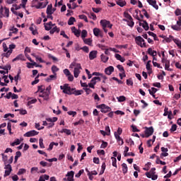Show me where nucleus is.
Here are the masks:
<instances>
[{
  "label": "nucleus",
  "mask_w": 181,
  "mask_h": 181,
  "mask_svg": "<svg viewBox=\"0 0 181 181\" xmlns=\"http://www.w3.org/2000/svg\"><path fill=\"white\" fill-rule=\"evenodd\" d=\"M37 88L38 89H37V93H44L45 90H46V87L45 86H43V85L39 86L37 87Z\"/></svg>",
  "instance_id": "nucleus-32"
},
{
  "label": "nucleus",
  "mask_w": 181,
  "mask_h": 181,
  "mask_svg": "<svg viewBox=\"0 0 181 181\" xmlns=\"http://www.w3.org/2000/svg\"><path fill=\"white\" fill-rule=\"evenodd\" d=\"M37 103V99L35 98L28 102V105H30L32 104H36Z\"/></svg>",
  "instance_id": "nucleus-51"
},
{
  "label": "nucleus",
  "mask_w": 181,
  "mask_h": 181,
  "mask_svg": "<svg viewBox=\"0 0 181 181\" xmlns=\"http://www.w3.org/2000/svg\"><path fill=\"white\" fill-rule=\"evenodd\" d=\"M92 76H100L102 78H108L107 76H105L104 74L100 73V72H93L92 74Z\"/></svg>",
  "instance_id": "nucleus-33"
},
{
  "label": "nucleus",
  "mask_w": 181,
  "mask_h": 181,
  "mask_svg": "<svg viewBox=\"0 0 181 181\" xmlns=\"http://www.w3.org/2000/svg\"><path fill=\"white\" fill-rule=\"evenodd\" d=\"M117 68L118 69V70H119L121 73L123 74L124 77L127 76V75H125V70L124 69V66H122V65L119 64L117 66Z\"/></svg>",
  "instance_id": "nucleus-23"
},
{
  "label": "nucleus",
  "mask_w": 181,
  "mask_h": 181,
  "mask_svg": "<svg viewBox=\"0 0 181 181\" xmlns=\"http://www.w3.org/2000/svg\"><path fill=\"white\" fill-rule=\"evenodd\" d=\"M32 56L36 59V60H38L40 63H46L45 60L42 59V57H40L39 56L36 55V54H32Z\"/></svg>",
  "instance_id": "nucleus-27"
},
{
  "label": "nucleus",
  "mask_w": 181,
  "mask_h": 181,
  "mask_svg": "<svg viewBox=\"0 0 181 181\" xmlns=\"http://www.w3.org/2000/svg\"><path fill=\"white\" fill-rule=\"evenodd\" d=\"M112 163V165L114 168H117V158L115 157H112L111 158Z\"/></svg>",
  "instance_id": "nucleus-46"
},
{
  "label": "nucleus",
  "mask_w": 181,
  "mask_h": 181,
  "mask_svg": "<svg viewBox=\"0 0 181 181\" xmlns=\"http://www.w3.org/2000/svg\"><path fill=\"white\" fill-rule=\"evenodd\" d=\"M79 19H82L86 22V23H88V19L87 18V16L82 14L78 16Z\"/></svg>",
  "instance_id": "nucleus-36"
},
{
  "label": "nucleus",
  "mask_w": 181,
  "mask_h": 181,
  "mask_svg": "<svg viewBox=\"0 0 181 181\" xmlns=\"http://www.w3.org/2000/svg\"><path fill=\"white\" fill-rule=\"evenodd\" d=\"M147 53L150 54V56H152L153 57H155V56H156L157 54L156 51L153 50L151 47L148 49Z\"/></svg>",
  "instance_id": "nucleus-16"
},
{
  "label": "nucleus",
  "mask_w": 181,
  "mask_h": 181,
  "mask_svg": "<svg viewBox=\"0 0 181 181\" xmlns=\"http://www.w3.org/2000/svg\"><path fill=\"white\" fill-rule=\"evenodd\" d=\"M173 42L174 43H175V45H177V46L178 47H180L181 48V41L177 40V39H173Z\"/></svg>",
  "instance_id": "nucleus-47"
},
{
  "label": "nucleus",
  "mask_w": 181,
  "mask_h": 181,
  "mask_svg": "<svg viewBox=\"0 0 181 181\" xmlns=\"http://www.w3.org/2000/svg\"><path fill=\"white\" fill-rule=\"evenodd\" d=\"M100 33H101V30H100V28H95L93 29V35L95 36H96L97 37H98Z\"/></svg>",
  "instance_id": "nucleus-31"
},
{
  "label": "nucleus",
  "mask_w": 181,
  "mask_h": 181,
  "mask_svg": "<svg viewBox=\"0 0 181 181\" xmlns=\"http://www.w3.org/2000/svg\"><path fill=\"white\" fill-rule=\"evenodd\" d=\"M83 124H84V121L83 120V119H81L79 121L74 123L75 127H76V125H83Z\"/></svg>",
  "instance_id": "nucleus-49"
},
{
  "label": "nucleus",
  "mask_w": 181,
  "mask_h": 181,
  "mask_svg": "<svg viewBox=\"0 0 181 181\" xmlns=\"http://www.w3.org/2000/svg\"><path fill=\"white\" fill-rule=\"evenodd\" d=\"M108 146V143L106 141H102V144L100 146L101 149H105Z\"/></svg>",
  "instance_id": "nucleus-44"
},
{
  "label": "nucleus",
  "mask_w": 181,
  "mask_h": 181,
  "mask_svg": "<svg viewBox=\"0 0 181 181\" xmlns=\"http://www.w3.org/2000/svg\"><path fill=\"white\" fill-rule=\"evenodd\" d=\"M81 37L82 39H86V37H87V30H83L81 32Z\"/></svg>",
  "instance_id": "nucleus-48"
},
{
  "label": "nucleus",
  "mask_w": 181,
  "mask_h": 181,
  "mask_svg": "<svg viewBox=\"0 0 181 181\" xmlns=\"http://www.w3.org/2000/svg\"><path fill=\"white\" fill-rule=\"evenodd\" d=\"M83 93V90H75L72 92V94H74V95H81Z\"/></svg>",
  "instance_id": "nucleus-42"
},
{
  "label": "nucleus",
  "mask_w": 181,
  "mask_h": 181,
  "mask_svg": "<svg viewBox=\"0 0 181 181\" xmlns=\"http://www.w3.org/2000/svg\"><path fill=\"white\" fill-rule=\"evenodd\" d=\"M97 108H100L101 112L104 114H107V112H110L111 111V107L107 106L105 104H101L97 106Z\"/></svg>",
  "instance_id": "nucleus-3"
},
{
  "label": "nucleus",
  "mask_w": 181,
  "mask_h": 181,
  "mask_svg": "<svg viewBox=\"0 0 181 181\" xmlns=\"http://www.w3.org/2000/svg\"><path fill=\"white\" fill-rule=\"evenodd\" d=\"M12 54V49H9L7 52L4 54V57H9Z\"/></svg>",
  "instance_id": "nucleus-50"
},
{
  "label": "nucleus",
  "mask_w": 181,
  "mask_h": 181,
  "mask_svg": "<svg viewBox=\"0 0 181 181\" xmlns=\"http://www.w3.org/2000/svg\"><path fill=\"white\" fill-rule=\"evenodd\" d=\"M127 86H134V81H132V78L127 80Z\"/></svg>",
  "instance_id": "nucleus-60"
},
{
  "label": "nucleus",
  "mask_w": 181,
  "mask_h": 181,
  "mask_svg": "<svg viewBox=\"0 0 181 181\" xmlns=\"http://www.w3.org/2000/svg\"><path fill=\"white\" fill-rule=\"evenodd\" d=\"M83 42L85 45H88V46L93 45V40H91V38H84Z\"/></svg>",
  "instance_id": "nucleus-19"
},
{
  "label": "nucleus",
  "mask_w": 181,
  "mask_h": 181,
  "mask_svg": "<svg viewBox=\"0 0 181 181\" xmlns=\"http://www.w3.org/2000/svg\"><path fill=\"white\" fill-rule=\"evenodd\" d=\"M39 134V132H36V130H31L30 132H26L24 134V136H27L28 138L30 137V136H35V135H38Z\"/></svg>",
  "instance_id": "nucleus-8"
},
{
  "label": "nucleus",
  "mask_w": 181,
  "mask_h": 181,
  "mask_svg": "<svg viewBox=\"0 0 181 181\" xmlns=\"http://www.w3.org/2000/svg\"><path fill=\"white\" fill-rule=\"evenodd\" d=\"M117 5H119V6H121V8H123V6H125L127 5V2L125 1H121L119 0L116 1Z\"/></svg>",
  "instance_id": "nucleus-28"
},
{
  "label": "nucleus",
  "mask_w": 181,
  "mask_h": 181,
  "mask_svg": "<svg viewBox=\"0 0 181 181\" xmlns=\"http://www.w3.org/2000/svg\"><path fill=\"white\" fill-rule=\"evenodd\" d=\"M131 127L132 128L133 132H140V130L138 128H136V126L132 124Z\"/></svg>",
  "instance_id": "nucleus-57"
},
{
  "label": "nucleus",
  "mask_w": 181,
  "mask_h": 181,
  "mask_svg": "<svg viewBox=\"0 0 181 181\" xmlns=\"http://www.w3.org/2000/svg\"><path fill=\"white\" fill-rule=\"evenodd\" d=\"M69 67L70 69H73L74 67H75V69H81V64L74 62L70 64Z\"/></svg>",
  "instance_id": "nucleus-15"
},
{
  "label": "nucleus",
  "mask_w": 181,
  "mask_h": 181,
  "mask_svg": "<svg viewBox=\"0 0 181 181\" xmlns=\"http://www.w3.org/2000/svg\"><path fill=\"white\" fill-rule=\"evenodd\" d=\"M97 53L98 52L95 50L91 51L89 53V59L90 60H94V59L97 58Z\"/></svg>",
  "instance_id": "nucleus-14"
},
{
  "label": "nucleus",
  "mask_w": 181,
  "mask_h": 181,
  "mask_svg": "<svg viewBox=\"0 0 181 181\" xmlns=\"http://www.w3.org/2000/svg\"><path fill=\"white\" fill-rule=\"evenodd\" d=\"M176 129H177V125L176 124H173L170 129V132H175V131H176Z\"/></svg>",
  "instance_id": "nucleus-62"
},
{
  "label": "nucleus",
  "mask_w": 181,
  "mask_h": 181,
  "mask_svg": "<svg viewBox=\"0 0 181 181\" xmlns=\"http://www.w3.org/2000/svg\"><path fill=\"white\" fill-rule=\"evenodd\" d=\"M55 32L59 33V32H60V28H58L57 26H55L52 30H50L49 33L50 35H53Z\"/></svg>",
  "instance_id": "nucleus-24"
},
{
  "label": "nucleus",
  "mask_w": 181,
  "mask_h": 181,
  "mask_svg": "<svg viewBox=\"0 0 181 181\" xmlns=\"http://www.w3.org/2000/svg\"><path fill=\"white\" fill-rule=\"evenodd\" d=\"M127 25L130 28H134V25H135V23L134 22V18H132L130 20H127Z\"/></svg>",
  "instance_id": "nucleus-35"
},
{
  "label": "nucleus",
  "mask_w": 181,
  "mask_h": 181,
  "mask_svg": "<svg viewBox=\"0 0 181 181\" xmlns=\"http://www.w3.org/2000/svg\"><path fill=\"white\" fill-rule=\"evenodd\" d=\"M56 78H57V76H56V74L50 75L49 78H46V81L47 83H50V81H52V80H54Z\"/></svg>",
  "instance_id": "nucleus-30"
},
{
  "label": "nucleus",
  "mask_w": 181,
  "mask_h": 181,
  "mask_svg": "<svg viewBox=\"0 0 181 181\" xmlns=\"http://www.w3.org/2000/svg\"><path fill=\"white\" fill-rule=\"evenodd\" d=\"M171 28H172V29L173 30H176L177 32H180V30H181V27H180V25H171Z\"/></svg>",
  "instance_id": "nucleus-25"
},
{
  "label": "nucleus",
  "mask_w": 181,
  "mask_h": 181,
  "mask_svg": "<svg viewBox=\"0 0 181 181\" xmlns=\"http://www.w3.org/2000/svg\"><path fill=\"white\" fill-rule=\"evenodd\" d=\"M23 173H26V169L21 168L18 170L17 175H18V176H21V175H23Z\"/></svg>",
  "instance_id": "nucleus-43"
},
{
  "label": "nucleus",
  "mask_w": 181,
  "mask_h": 181,
  "mask_svg": "<svg viewBox=\"0 0 181 181\" xmlns=\"http://www.w3.org/2000/svg\"><path fill=\"white\" fill-rule=\"evenodd\" d=\"M105 73L107 76H111V74H112V73H114V66H110L107 68H106L105 69Z\"/></svg>",
  "instance_id": "nucleus-12"
},
{
  "label": "nucleus",
  "mask_w": 181,
  "mask_h": 181,
  "mask_svg": "<svg viewBox=\"0 0 181 181\" xmlns=\"http://www.w3.org/2000/svg\"><path fill=\"white\" fill-rule=\"evenodd\" d=\"M156 163L157 165H159V163H160V165H166V162L162 161V160L159 158V157H157V159H156Z\"/></svg>",
  "instance_id": "nucleus-40"
},
{
  "label": "nucleus",
  "mask_w": 181,
  "mask_h": 181,
  "mask_svg": "<svg viewBox=\"0 0 181 181\" xmlns=\"http://www.w3.org/2000/svg\"><path fill=\"white\" fill-rule=\"evenodd\" d=\"M52 8H53V6L52 4H49L47 6V15H53V11L52 10Z\"/></svg>",
  "instance_id": "nucleus-18"
},
{
  "label": "nucleus",
  "mask_w": 181,
  "mask_h": 181,
  "mask_svg": "<svg viewBox=\"0 0 181 181\" xmlns=\"http://www.w3.org/2000/svg\"><path fill=\"white\" fill-rule=\"evenodd\" d=\"M39 97H41L42 98H44V100L45 101H49V97H50V92H46V91H43L42 93V94H40L39 95Z\"/></svg>",
  "instance_id": "nucleus-7"
},
{
  "label": "nucleus",
  "mask_w": 181,
  "mask_h": 181,
  "mask_svg": "<svg viewBox=\"0 0 181 181\" xmlns=\"http://www.w3.org/2000/svg\"><path fill=\"white\" fill-rule=\"evenodd\" d=\"M58 70H59V68H57V66H54V65H53V66H52V71L53 74H55V76H57L56 72H57Z\"/></svg>",
  "instance_id": "nucleus-45"
},
{
  "label": "nucleus",
  "mask_w": 181,
  "mask_h": 181,
  "mask_svg": "<svg viewBox=\"0 0 181 181\" xmlns=\"http://www.w3.org/2000/svg\"><path fill=\"white\" fill-rule=\"evenodd\" d=\"M40 148H45V145L43 144V139H39Z\"/></svg>",
  "instance_id": "nucleus-63"
},
{
  "label": "nucleus",
  "mask_w": 181,
  "mask_h": 181,
  "mask_svg": "<svg viewBox=\"0 0 181 181\" xmlns=\"http://www.w3.org/2000/svg\"><path fill=\"white\" fill-rule=\"evenodd\" d=\"M83 173H84V170H79L78 173L76 174L75 177H80Z\"/></svg>",
  "instance_id": "nucleus-58"
},
{
  "label": "nucleus",
  "mask_w": 181,
  "mask_h": 181,
  "mask_svg": "<svg viewBox=\"0 0 181 181\" xmlns=\"http://www.w3.org/2000/svg\"><path fill=\"white\" fill-rule=\"evenodd\" d=\"M93 97L94 98L95 101H100V96H98V94L93 93Z\"/></svg>",
  "instance_id": "nucleus-55"
},
{
  "label": "nucleus",
  "mask_w": 181,
  "mask_h": 181,
  "mask_svg": "<svg viewBox=\"0 0 181 181\" xmlns=\"http://www.w3.org/2000/svg\"><path fill=\"white\" fill-rule=\"evenodd\" d=\"M83 90H84V91H86L87 95H88V94H90V93H93V90L90 88H89L88 87L83 88Z\"/></svg>",
  "instance_id": "nucleus-56"
},
{
  "label": "nucleus",
  "mask_w": 181,
  "mask_h": 181,
  "mask_svg": "<svg viewBox=\"0 0 181 181\" xmlns=\"http://www.w3.org/2000/svg\"><path fill=\"white\" fill-rule=\"evenodd\" d=\"M2 156V160L4 162V165H8V156H5V154L2 153L1 154Z\"/></svg>",
  "instance_id": "nucleus-37"
},
{
  "label": "nucleus",
  "mask_w": 181,
  "mask_h": 181,
  "mask_svg": "<svg viewBox=\"0 0 181 181\" xmlns=\"http://www.w3.org/2000/svg\"><path fill=\"white\" fill-rule=\"evenodd\" d=\"M4 169H6V170L4 176V177H6V176H9L11 172H12V165H11V164H7L5 165Z\"/></svg>",
  "instance_id": "nucleus-5"
},
{
  "label": "nucleus",
  "mask_w": 181,
  "mask_h": 181,
  "mask_svg": "<svg viewBox=\"0 0 181 181\" xmlns=\"http://www.w3.org/2000/svg\"><path fill=\"white\" fill-rule=\"evenodd\" d=\"M135 42L138 45V46H140V47H146V42H145V40H144L142 37L141 36L136 37Z\"/></svg>",
  "instance_id": "nucleus-2"
},
{
  "label": "nucleus",
  "mask_w": 181,
  "mask_h": 181,
  "mask_svg": "<svg viewBox=\"0 0 181 181\" xmlns=\"http://www.w3.org/2000/svg\"><path fill=\"white\" fill-rule=\"evenodd\" d=\"M67 114L68 115H72V117H76L77 115V112L69 111Z\"/></svg>",
  "instance_id": "nucleus-59"
},
{
  "label": "nucleus",
  "mask_w": 181,
  "mask_h": 181,
  "mask_svg": "<svg viewBox=\"0 0 181 181\" xmlns=\"http://www.w3.org/2000/svg\"><path fill=\"white\" fill-rule=\"evenodd\" d=\"M153 127H146L145 134L146 138H149L151 135H153Z\"/></svg>",
  "instance_id": "nucleus-6"
},
{
  "label": "nucleus",
  "mask_w": 181,
  "mask_h": 181,
  "mask_svg": "<svg viewBox=\"0 0 181 181\" xmlns=\"http://www.w3.org/2000/svg\"><path fill=\"white\" fill-rule=\"evenodd\" d=\"M47 4H49V1L40 2L38 5H35L34 6L36 9H43V8H46V6H47Z\"/></svg>",
  "instance_id": "nucleus-10"
},
{
  "label": "nucleus",
  "mask_w": 181,
  "mask_h": 181,
  "mask_svg": "<svg viewBox=\"0 0 181 181\" xmlns=\"http://www.w3.org/2000/svg\"><path fill=\"white\" fill-rule=\"evenodd\" d=\"M148 91L151 95H153V94H155L158 91V89L156 88H151V90L148 89Z\"/></svg>",
  "instance_id": "nucleus-41"
},
{
  "label": "nucleus",
  "mask_w": 181,
  "mask_h": 181,
  "mask_svg": "<svg viewBox=\"0 0 181 181\" xmlns=\"http://www.w3.org/2000/svg\"><path fill=\"white\" fill-rule=\"evenodd\" d=\"M16 111H19L21 115H26V114H28V112L25 110H16Z\"/></svg>",
  "instance_id": "nucleus-54"
},
{
  "label": "nucleus",
  "mask_w": 181,
  "mask_h": 181,
  "mask_svg": "<svg viewBox=\"0 0 181 181\" xmlns=\"http://www.w3.org/2000/svg\"><path fill=\"white\" fill-rule=\"evenodd\" d=\"M71 30H72V33H74L75 36H76L77 37L80 36V33H81L80 30H76V27H72Z\"/></svg>",
  "instance_id": "nucleus-21"
},
{
  "label": "nucleus",
  "mask_w": 181,
  "mask_h": 181,
  "mask_svg": "<svg viewBox=\"0 0 181 181\" xmlns=\"http://www.w3.org/2000/svg\"><path fill=\"white\" fill-rule=\"evenodd\" d=\"M80 70H81V68H74V75L75 78L78 77V74H80Z\"/></svg>",
  "instance_id": "nucleus-20"
},
{
  "label": "nucleus",
  "mask_w": 181,
  "mask_h": 181,
  "mask_svg": "<svg viewBox=\"0 0 181 181\" xmlns=\"http://www.w3.org/2000/svg\"><path fill=\"white\" fill-rule=\"evenodd\" d=\"M74 22H76V18L74 17H71L68 21V25L71 26V25H74Z\"/></svg>",
  "instance_id": "nucleus-34"
},
{
  "label": "nucleus",
  "mask_w": 181,
  "mask_h": 181,
  "mask_svg": "<svg viewBox=\"0 0 181 181\" xmlns=\"http://www.w3.org/2000/svg\"><path fill=\"white\" fill-rule=\"evenodd\" d=\"M100 25L103 28H109L110 29L112 28V24H111V22L107 20H101Z\"/></svg>",
  "instance_id": "nucleus-4"
},
{
  "label": "nucleus",
  "mask_w": 181,
  "mask_h": 181,
  "mask_svg": "<svg viewBox=\"0 0 181 181\" xmlns=\"http://www.w3.org/2000/svg\"><path fill=\"white\" fill-rule=\"evenodd\" d=\"M67 181H74V171H69L66 175Z\"/></svg>",
  "instance_id": "nucleus-11"
},
{
  "label": "nucleus",
  "mask_w": 181,
  "mask_h": 181,
  "mask_svg": "<svg viewBox=\"0 0 181 181\" xmlns=\"http://www.w3.org/2000/svg\"><path fill=\"white\" fill-rule=\"evenodd\" d=\"M22 156V153L21 151H17L16 153V156L14 158V163H16L18 162V159H19V158H21Z\"/></svg>",
  "instance_id": "nucleus-22"
},
{
  "label": "nucleus",
  "mask_w": 181,
  "mask_h": 181,
  "mask_svg": "<svg viewBox=\"0 0 181 181\" xmlns=\"http://www.w3.org/2000/svg\"><path fill=\"white\" fill-rule=\"evenodd\" d=\"M122 172L124 175H126V173H128V165L125 163H123L122 164Z\"/></svg>",
  "instance_id": "nucleus-17"
},
{
  "label": "nucleus",
  "mask_w": 181,
  "mask_h": 181,
  "mask_svg": "<svg viewBox=\"0 0 181 181\" xmlns=\"http://www.w3.org/2000/svg\"><path fill=\"white\" fill-rule=\"evenodd\" d=\"M86 13V15H88V18H90V19L92 18L93 21H97V16L94 13H90V14L88 13Z\"/></svg>",
  "instance_id": "nucleus-29"
},
{
  "label": "nucleus",
  "mask_w": 181,
  "mask_h": 181,
  "mask_svg": "<svg viewBox=\"0 0 181 181\" xmlns=\"http://www.w3.org/2000/svg\"><path fill=\"white\" fill-rule=\"evenodd\" d=\"M124 17L126 18L127 21L132 19V16H131L130 14L127 11L124 12Z\"/></svg>",
  "instance_id": "nucleus-38"
},
{
  "label": "nucleus",
  "mask_w": 181,
  "mask_h": 181,
  "mask_svg": "<svg viewBox=\"0 0 181 181\" xmlns=\"http://www.w3.org/2000/svg\"><path fill=\"white\" fill-rule=\"evenodd\" d=\"M175 13L176 16H180V15H181L180 8H177L175 11Z\"/></svg>",
  "instance_id": "nucleus-64"
},
{
  "label": "nucleus",
  "mask_w": 181,
  "mask_h": 181,
  "mask_svg": "<svg viewBox=\"0 0 181 181\" xmlns=\"http://www.w3.org/2000/svg\"><path fill=\"white\" fill-rule=\"evenodd\" d=\"M4 11H5L4 13H5L6 16V18H9V8L5 7L4 8Z\"/></svg>",
  "instance_id": "nucleus-61"
},
{
  "label": "nucleus",
  "mask_w": 181,
  "mask_h": 181,
  "mask_svg": "<svg viewBox=\"0 0 181 181\" xmlns=\"http://www.w3.org/2000/svg\"><path fill=\"white\" fill-rule=\"evenodd\" d=\"M60 88L62 90V93L64 94H68V95H71L73 94V91H74V88H71V87L69 86V83H65L64 86H61Z\"/></svg>",
  "instance_id": "nucleus-1"
},
{
  "label": "nucleus",
  "mask_w": 181,
  "mask_h": 181,
  "mask_svg": "<svg viewBox=\"0 0 181 181\" xmlns=\"http://www.w3.org/2000/svg\"><path fill=\"white\" fill-rule=\"evenodd\" d=\"M100 59L103 63H107L108 62V59H110L108 57L104 55V54H102L100 55Z\"/></svg>",
  "instance_id": "nucleus-26"
},
{
  "label": "nucleus",
  "mask_w": 181,
  "mask_h": 181,
  "mask_svg": "<svg viewBox=\"0 0 181 181\" xmlns=\"http://www.w3.org/2000/svg\"><path fill=\"white\" fill-rule=\"evenodd\" d=\"M117 99L119 103H124V101L127 100V98H125V96L124 95H122V96L117 97Z\"/></svg>",
  "instance_id": "nucleus-39"
},
{
  "label": "nucleus",
  "mask_w": 181,
  "mask_h": 181,
  "mask_svg": "<svg viewBox=\"0 0 181 181\" xmlns=\"http://www.w3.org/2000/svg\"><path fill=\"white\" fill-rule=\"evenodd\" d=\"M139 26H142V28L146 30H149V24L145 20H142L139 22Z\"/></svg>",
  "instance_id": "nucleus-9"
},
{
  "label": "nucleus",
  "mask_w": 181,
  "mask_h": 181,
  "mask_svg": "<svg viewBox=\"0 0 181 181\" xmlns=\"http://www.w3.org/2000/svg\"><path fill=\"white\" fill-rule=\"evenodd\" d=\"M151 163L150 162L147 163L146 165H145V168H144V170H149L150 168H151Z\"/></svg>",
  "instance_id": "nucleus-52"
},
{
  "label": "nucleus",
  "mask_w": 181,
  "mask_h": 181,
  "mask_svg": "<svg viewBox=\"0 0 181 181\" xmlns=\"http://www.w3.org/2000/svg\"><path fill=\"white\" fill-rule=\"evenodd\" d=\"M39 75H37L35 78V81H33L31 84L32 86H35V84H37V83H39Z\"/></svg>",
  "instance_id": "nucleus-53"
},
{
  "label": "nucleus",
  "mask_w": 181,
  "mask_h": 181,
  "mask_svg": "<svg viewBox=\"0 0 181 181\" xmlns=\"http://www.w3.org/2000/svg\"><path fill=\"white\" fill-rule=\"evenodd\" d=\"M147 2L148 4H149V5H151V6H153V8H154L155 9H159V6L156 4V0H147Z\"/></svg>",
  "instance_id": "nucleus-13"
}]
</instances>
